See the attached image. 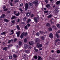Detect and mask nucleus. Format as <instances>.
Masks as SVG:
<instances>
[{"mask_svg":"<svg viewBox=\"0 0 60 60\" xmlns=\"http://www.w3.org/2000/svg\"><path fill=\"white\" fill-rule=\"evenodd\" d=\"M27 48L30 49H31V46H28V45L26 44H25L24 45V49H27Z\"/></svg>","mask_w":60,"mask_h":60,"instance_id":"nucleus-1","label":"nucleus"},{"mask_svg":"<svg viewBox=\"0 0 60 60\" xmlns=\"http://www.w3.org/2000/svg\"><path fill=\"white\" fill-rule=\"evenodd\" d=\"M39 18H40L39 17H35L34 18V19L35 22L36 23H37V22H38V20H39Z\"/></svg>","mask_w":60,"mask_h":60,"instance_id":"nucleus-2","label":"nucleus"},{"mask_svg":"<svg viewBox=\"0 0 60 60\" xmlns=\"http://www.w3.org/2000/svg\"><path fill=\"white\" fill-rule=\"evenodd\" d=\"M25 10H26L28 8V5L27 3L25 4Z\"/></svg>","mask_w":60,"mask_h":60,"instance_id":"nucleus-3","label":"nucleus"},{"mask_svg":"<svg viewBox=\"0 0 60 60\" xmlns=\"http://www.w3.org/2000/svg\"><path fill=\"white\" fill-rule=\"evenodd\" d=\"M37 46L38 48H41V47H42V45L41 44H39V43H38L37 44Z\"/></svg>","mask_w":60,"mask_h":60,"instance_id":"nucleus-4","label":"nucleus"},{"mask_svg":"<svg viewBox=\"0 0 60 60\" xmlns=\"http://www.w3.org/2000/svg\"><path fill=\"white\" fill-rule=\"evenodd\" d=\"M33 4H35L38 5V1L37 0L34 1L33 2Z\"/></svg>","mask_w":60,"mask_h":60,"instance_id":"nucleus-5","label":"nucleus"},{"mask_svg":"<svg viewBox=\"0 0 60 60\" xmlns=\"http://www.w3.org/2000/svg\"><path fill=\"white\" fill-rule=\"evenodd\" d=\"M49 36L50 38H53V34L51 33L49 34Z\"/></svg>","mask_w":60,"mask_h":60,"instance_id":"nucleus-6","label":"nucleus"},{"mask_svg":"<svg viewBox=\"0 0 60 60\" xmlns=\"http://www.w3.org/2000/svg\"><path fill=\"white\" fill-rule=\"evenodd\" d=\"M20 31H19L18 32H16V34H17V37H19V35H20Z\"/></svg>","mask_w":60,"mask_h":60,"instance_id":"nucleus-7","label":"nucleus"},{"mask_svg":"<svg viewBox=\"0 0 60 60\" xmlns=\"http://www.w3.org/2000/svg\"><path fill=\"white\" fill-rule=\"evenodd\" d=\"M46 7L49 9L50 8V5L49 4H47L46 5Z\"/></svg>","mask_w":60,"mask_h":60,"instance_id":"nucleus-8","label":"nucleus"},{"mask_svg":"<svg viewBox=\"0 0 60 60\" xmlns=\"http://www.w3.org/2000/svg\"><path fill=\"white\" fill-rule=\"evenodd\" d=\"M31 14V12H28L26 13V15L27 17H29Z\"/></svg>","mask_w":60,"mask_h":60,"instance_id":"nucleus-9","label":"nucleus"},{"mask_svg":"<svg viewBox=\"0 0 60 60\" xmlns=\"http://www.w3.org/2000/svg\"><path fill=\"white\" fill-rule=\"evenodd\" d=\"M22 33H23V36H26L27 34V32H23Z\"/></svg>","mask_w":60,"mask_h":60,"instance_id":"nucleus-10","label":"nucleus"},{"mask_svg":"<svg viewBox=\"0 0 60 60\" xmlns=\"http://www.w3.org/2000/svg\"><path fill=\"white\" fill-rule=\"evenodd\" d=\"M29 43L30 45H33L34 44V42L31 41L30 43V42H29Z\"/></svg>","mask_w":60,"mask_h":60,"instance_id":"nucleus-11","label":"nucleus"},{"mask_svg":"<svg viewBox=\"0 0 60 60\" xmlns=\"http://www.w3.org/2000/svg\"><path fill=\"white\" fill-rule=\"evenodd\" d=\"M54 12L56 13H57L58 12H59V11L57 9H55V10L54 11Z\"/></svg>","mask_w":60,"mask_h":60,"instance_id":"nucleus-12","label":"nucleus"},{"mask_svg":"<svg viewBox=\"0 0 60 60\" xmlns=\"http://www.w3.org/2000/svg\"><path fill=\"white\" fill-rule=\"evenodd\" d=\"M5 15L4 14H3L0 17V18H5Z\"/></svg>","mask_w":60,"mask_h":60,"instance_id":"nucleus-13","label":"nucleus"},{"mask_svg":"<svg viewBox=\"0 0 60 60\" xmlns=\"http://www.w3.org/2000/svg\"><path fill=\"white\" fill-rule=\"evenodd\" d=\"M52 28H53L54 29H55L56 30V27L55 26H52Z\"/></svg>","mask_w":60,"mask_h":60,"instance_id":"nucleus-14","label":"nucleus"},{"mask_svg":"<svg viewBox=\"0 0 60 60\" xmlns=\"http://www.w3.org/2000/svg\"><path fill=\"white\" fill-rule=\"evenodd\" d=\"M60 3V1H58L56 2V4L58 5Z\"/></svg>","mask_w":60,"mask_h":60,"instance_id":"nucleus-15","label":"nucleus"},{"mask_svg":"<svg viewBox=\"0 0 60 60\" xmlns=\"http://www.w3.org/2000/svg\"><path fill=\"white\" fill-rule=\"evenodd\" d=\"M48 29L49 31H52V29L50 27Z\"/></svg>","mask_w":60,"mask_h":60,"instance_id":"nucleus-16","label":"nucleus"},{"mask_svg":"<svg viewBox=\"0 0 60 60\" xmlns=\"http://www.w3.org/2000/svg\"><path fill=\"white\" fill-rule=\"evenodd\" d=\"M19 14H20L19 12H18V13H16V14H15V15L16 16H19Z\"/></svg>","mask_w":60,"mask_h":60,"instance_id":"nucleus-17","label":"nucleus"},{"mask_svg":"<svg viewBox=\"0 0 60 60\" xmlns=\"http://www.w3.org/2000/svg\"><path fill=\"white\" fill-rule=\"evenodd\" d=\"M26 54H23V58H25V57H26Z\"/></svg>","mask_w":60,"mask_h":60,"instance_id":"nucleus-18","label":"nucleus"},{"mask_svg":"<svg viewBox=\"0 0 60 60\" xmlns=\"http://www.w3.org/2000/svg\"><path fill=\"white\" fill-rule=\"evenodd\" d=\"M23 33H22L21 35L20 36V37L21 38V39H22V38H23Z\"/></svg>","mask_w":60,"mask_h":60,"instance_id":"nucleus-19","label":"nucleus"},{"mask_svg":"<svg viewBox=\"0 0 60 60\" xmlns=\"http://www.w3.org/2000/svg\"><path fill=\"white\" fill-rule=\"evenodd\" d=\"M60 41V39H57L55 41V42H58V41Z\"/></svg>","mask_w":60,"mask_h":60,"instance_id":"nucleus-20","label":"nucleus"},{"mask_svg":"<svg viewBox=\"0 0 60 60\" xmlns=\"http://www.w3.org/2000/svg\"><path fill=\"white\" fill-rule=\"evenodd\" d=\"M25 29H28V27H27V25H26L25 27Z\"/></svg>","mask_w":60,"mask_h":60,"instance_id":"nucleus-21","label":"nucleus"},{"mask_svg":"<svg viewBox=\"0 0 60 60\" xmlns=\"http://www.w3.org/2000/svg\"><path fill=\"white\" fill-rule=\"evenodd\" d=\"M36 35L37 36H39L40 35V33L38 32H37L36 34Z\"/></svg>","mask_w":60,"mask_h":60,"instance_id":"nucleus-22","label":"nucleus"},{"mask_svg":"<svg viewBox=\"0 0 60 60\" xmlns=\"http://www.w3.org/2000/svg\"><path fill=\"white\" fill-rule=\"evenodd\" d=\"M4 21L6 22H8L9 21V20L6 19H4Z\"/></svg>","mask_w":60,"mask_h":60,"instance_id":"nucleus-23","label":"nucleus"},{"mask_svg":"<svg viewBox=\"0 0 60 60\" xmlns=\"http://www.w3.org/2000/svg\"><path fill=\"white\" fill-rule=\"evenodd\" d=\"M13 41V40L12 39H11L10 40H9L8 41V43H10V42H11V41Z\"/></svg>","mask_w":60,"mask_h":60,"instance_id":"nucleus-24","label":"nucleus"},{"mask_svg":"<svg viewBox=\"0 0 60 60\" xmlns=\"http://www.w3.org/2000/svg\"><path fill=\"white\" fill-rule=\"evenodd\" d=\"M13 45H8V48H9L10 47H11Z\"/></svg>","mask_w":60,"mask_h":60,"instance_id":"nucleus-25","label":"nucleus"},{"mask_svg":"<svg viewBox=\"0 0 60 60\" xmlns=\"http://www.w3.org/2000/svg\"><path fill=\"white\" fill-rule=\"evenodd\" d=\"M3 50H7V48L6 47H5L4 48H3Z\"/></svg>","mask_w":60,"mask_h":60,"instance_id":"nucleus-26","label":"nucleus"},{"mask_svg":"<svg viewBox=\"0 0 60 60\" xmlns=\"http://www.w3.org/2000/svg\"><path fill=\"white\" fill-rule=\"evenodd\" d=\"M51 17H52V15H50L48 16V19H49V18H51Z\"/></svg>","mask_w":60,"mask_h":60,"instance_id":"nucleus-27","label":"nucleus"},{"mask_svg":"<svg viewBox=\"0 0 60 60\" xmlns=\"http://www.w3.org/2000/svg\"><path fill=\"white\" fill-rule=\"evenodd\" d=\"M50 1H51V5H53V4L52 1H53V0H50Z\"/></svg>","mask_w":60,"mask_h":60,"instance_id":"nucleus-28","label":"nucleus"},{"mask_svg":"<svg viewBox=\"0 0 60 60\" xmlns=\"http://www.w3.org/2000/svg\"><path fill=\"white\" fill-rule=\"evenodd\" d=\"M19 44L20 46V45H21L22 44V42L21 41H19Z\"/></svg>","mask_w":60,"mask_h":60,"instance_id":"nucleus-29","label":"nucleus"},{"mask_svg":"<svg viewBox=\"0 0 60 60\" xmlns=\"http://www.w3.org/2000/svg\"><path fill=\"white\" fill-rule=\"evenodd\" d=\"M28 4L29 5H30V6H32V5H33V4H32V3H31L29 2Z\"/></svg>","mask_w":60,"mask_h":60,"instance_id":"nucleus-30","label":"nucleus"},{"mask_svg":"<svg viewBox=\"0 0 60 60\" xmlns=\"http://www.w3.org/2000/svg\"><path fill=\"white\" fill-rule=\"evenodd\" d=\"M57 26L58 28H60V24H58L57 25Z\"/></svg>","mask_w":60,"mask_h":60,"instance_id":"nucleus-31","label":"nucleus"},{"mask_svg":"<svg viewBox=\"0 0 60 60\" xmlns=\"http://www.w3.org/2000/svg\"><path fill=\"white\" fill-rule=\"evenodd\" d=\"M25 52L26 53H29V51L28 50H26L25 51Z\"/></svg>","mask_w":60,"mask_h":60,"instance_id":"nucleus-32","label":"nucleus"},{"mask_svg":"<svg viewBox=\"0 0 60 60\" xmlns=\"http://www.w3.org/2000/svg\"><path fill=\"white\" fill-rule=\"evenodd\" d=\"M46 26H50V25L49 23H47L46 25Z\"/></svg>","mask_w":60,"mask_h":60,"instance_id":"nucleus-33","label":"nucleus"},{"mask_svg":"<svg viewBox=\"0 0 60 60\" xmlns=\"http://www.w3.org/2000/svg\"><path fill=\"white\" fill-rule=\"evenodd\" d=\"M31 21V19H29L27 22V23H29V22H30V21Z\"/></svg>","mask_w":60,"mask_h":60,"instance_id":"nucleus-34","label":"nucleus"},{"mask_svg":"<svg viewBox=\"0 0 60 60\" xmlns=\"http://www.w3.org/2000/svg\"><path fill=\"white\" fill-rule=\"evenodd\" d=\"M56 35L57 38H59V35H58V34H56Z\"/></svg>","mask_w":60,"mask_h":60,"instance_id":"nucleus-35","label":"nucleus"},{"mask_svg":"<svg viewBox=\"0 0 60 60\" xmlns=\"http://www.w3.org/2000/svg\"><path fill=\"white\" fill-rule=\"evenodd\" d=\"M17 27L18 29V30H20V28H19V25H17Z\"/></svg>","mask_w":60,"mask_h":60,"instance_id":"nucleus-36","label":"nucleus"},{"mask_svg":"<svg viewBox=\"0 0 60 60\" xmlns=\"http://www.w3.org/2000/svg\"><path fill=\"white\" fill-rule=\"evenodd\" d=\"M41 39L42 40H44L45 39H44V36H42L41 37Z\"/></svg>","mask_w":60,"mask_h":60,"instance_id":"nucleus-37","label":"nucleus"},{"mask_svg":"<svg viewBox=\"0 0 60 60\" xmlns=\"http://www.w3.org/2000/svg\"><path fill=\"white\" fill-rule=\"evenodd\" d=\"M26 41H27V40H26V38H25L24 40V42H26Z\"/></svg>","mask_w":60,"mask_h":60,"instance_id":"nucleus-38","label":"nucleus"},{"mask_svg":"<svg viewBox=\"0 0 60 60\" xmlns=\"http://www.w3.org/2000/svg\"><path fill=\"white\" fill-rule=\"evenodd\" d=\"M40 33L41 34H43V33H44V32H43V31H39Z\"/></svg>","mask_w":60,"mask_h":60,"instance_id":"nucleus-39","label":"nucleus"},{"mask_svg":"<svg viewBox=\"0 0 60 60\" xmlns=\"http://www.w3.org/2000/svg\"><path fill=\"white\" fill-rule=\"evenodd\" d=\"M39 41V40L38 38H36V41L37 42V41Z\"/></svg>","mask_w":60,"mask_h":60,"instance_id":"nucleus-40","label":"nucleus"},{"mask_svg":"<svg viewBox=\"0 0 60 60\" xmlns=\"http://www.w3.org/2000/svg\"><path fill=\"white\" fill-rule=\"evenodd\" d=\"M5 34V32H4L2 33L1 34V35H3L4 34Z\"/></svg>","mask_w":60,"mask_h":60,"instance_id":"nucleus-41","label":"nucleus"},{"mask_svg":"<svg viewBox=\"0 0 60 60\" xmlns=\"http://www.w3.org/2000/svg\"><path fill=\"white\" fill-rule=\"evenodd\" d=\"M19 2V0H16L15 1V3H16Z\"/></svg>","mask_w":60,"mask_h":60,"instance_id":"nucleus-42","label":"nucleus"},{"mask_svg":"<svg viewBox=\"0 0 60 60\" xmlns=\"http://www.w3.org/2000/svg\"><path fill=\"white\" fill-rule=\"evenodd\" d=\"M15 20H14L13 21H11V22L13 23V24H14V23H15Z\"/></svg>","mask_w":60,"mask_h":60,"instance_id":"nucleus-43","label":"nucleus"},{"mask_svg":"<svg viewBox=\"0 0 60 60\" xmlns=\"http://www.w3.org/2000/svg\"><path fill=\"white\" fill-rule=\"evenodd\" d=\"M27 26H28V27H29V26H30V24L29 23H28L27 24Z\"/></svg>","mask_w":60,"mask_h":60,"instance_id":"nucleus-44","label":"nucleus"},{"mask_svg":"<svg viewBox=\"0 0 60 60\" xmlns=\"http://www.w3.org/2000/svg\"><path fill=\"white\" fill-rule=\"evenodd\" d=\"M9 58L10 59H12V56H9Z\"/></svg>","mask_w":60,"mask_h":60,"instance_id":"nucleus-45","label":"nucleus"},{"mask_svg":"<svg viewBox=\"0 0 60 60\" xmlns=\"http://www.w3.org/2000/svg\"><path fill=\"white\" fill-rule=\"evenodd\" d=\"M15 18V16H14L11 18V19H14V18Z\"/></svg>","mask_w":60,"mask_h":60,"instance_id":"nucleus-46","label":"nucleus"},{"mask_svg":"<svg viewBox=\"0 0 60 60\" xmlns=\"http://www.w3.org/2000/svg\"><path fill=\"white\" fill-rule=\"evenodd\" d=\"M57 51V53H60V51H59V50H58L57 51Z\"/></svg>","mask_w":60,"mask_h":60,"instance_id":"nucleus-47","label":"nucleus"},{"mask_svg":"<svg viewBox=\"0 0 60 60\" xmlns=\"http://www.w3.org/2000/svg\"><path fill=\"white\" fill-rule=\"evenodd\" d=\"M34 15L33 14H32L31 15V18L34 17Z\"/></svg>","mask_w":60,"mask_h":60,"instance_id":"nucleus-48","label":"nucleus"},{"mask_svg":"<svg viewBox=\"0 0 60 60\" xmlns=\"http://www.w3.org/2000/svg\"><path fill=\"white\" fill-rule=\"evenodd\" d=\"M13 56L14 57L16 58L17 57V56L15 55V54H14L13 55Z\"/></svg>","mask_w":60,"mask_h":60,"instance_id":"nucleus-49","label":"nucleus"},{"mask_svg":"<svg viewBox=\"0 0 60 60\" xmlns=\"http://www.w3.org/2000/svg\"><path fill=\"white\" fill-rule=\"evenodd\" d=\"M26 18H23V20L24 21H26Z\"/></svg>","mask_w":60,"mask_h":60,"instance_id":"nucleus-50","label":"nucleus"},{"mask_svg":"<svg viewBox=\"0 0 60 60\" xmlns=\"http://www.w3.org/2000/svg\"><path fill=\"white\" fill-rule=\"evenodd\" d=\"M53 19H52L51 20V22L52 24H53V23L52 22V20H53Z\"/></svg>","mask_w":60,"mask_h":60,"instance_id":"nucleus-51","label":"nucleus"},{"mask_svg":"<svg viewBox=\"0 0 60 60\" xmlns=\"http://www.w3.org/2000/svg\"><path fill=\"white\" fill-rule=\"evenodd\" d=\"M34 58L35 59H36L37 58V56H34Z\"/></svg>","mask_w":60,"mask_h":60,"instance_id":"nucleus-52","label":"nucleus"},{"mask_svg":"<svg viewBox=\"0 0 60 60\" xmlns=\"http://www.w3.org/2000/svg\"><path fill=\"white\" fill-rule=\"evenodd\" d=\"M48 11H44V12L45 13H48Z\"/></svg>","mask_w":60,"mask_h":60,"instance_id":"nucleus-53","label":"nucleus"},{"mask_svg":"<svg viewBox=\"0 0 60 60\" xmlns=\"http://www.w3.org/2000/svg\"><path fill=\"white\" fill-rule=\"evenodd\" d=\"M17 40V38H15L14 39V41H16Z\"/></svg>","mask_w":60,"mask_h":60,"instance_id":"nucleus-54","label":"nucleus"},{"mask_svg":"<svg viewBox=\"0 0 60 60\" xmlns=\"http://www.w3.org/2000/svg\"><path fill=\"white\" fill-rule=\"evenodd\" d=\"M19 10L20 11H23V10H22V9L21 8H19Z\"/></svg>","mask_w":60,"mask_h":60,"instance_id":"nucleus-55","label":"nucleus"},{"mask_svg":"<svg viewBox=\"0 0 60 60\" xmlns=\"http://www.w3.org/2000/svg\"><path fill=\"white\" fill-rule=\"evenodd\" d=\"M35 51H36V52H37L38 51V50L37 49H35Z\"/></svg>","mask_w":60,"mask_h":60,"instance_id":"nucleus-56","label":"nucleus"},{"mask_svg":"<svg viewBox=\"0 0 60 60\" xmlns=\"http://www.w3.org/2000/svg\"><path fill=\"white\" fill-rule=\"evenodd\" d=\"M10 4L11 6H12V5H12V3L11 2L10 3Z\"/></svg>","mask_w":60,"mask_h":60,"instance_id":"nucleus-57","label":"nucleus"},{"mask_svg":"<svg viewBox=\"0 0 60 60\" xmlns=\"http://www.w3.org/2000/svg\"><path fill=\"white\" fill-rule=\"evenodd\" d=\"M20 6V7H21V6H23V4H21Z\"/></svg>","mask_w":60,"mask_h":60,"instance_id":"nucleus-58","label":"nucleus"},{"mask_svg":"<svg viewBox=\"0 0 60 60\" xmlns=\"http://www.w3.org/2000/svg\"><path fill=\"white\" fill-rule=\"evenodd\" d=\"M45 2H46V3H48V0H45Z\"/></svg>","mask_w":60,"mask_h":60,"instance_id":"nucleus-59","label":"nucleus"},{"mask_svg":"<svg viewBox=\"0 0 60 60\" xmlns=\"http://www.w3.org/2000/svg\"><path fill=\"white\" fill-rule=\"evenodd\" d=\"M20 20L19 19H18V20H17V22H19V21Z\"/></svg>","mask_w":60,"mask_h":60,"instance_id":"nucleus-60","label":"nucleus"},{"mask_svg":"<svg viewBox=\"0 0 60 60\" xmlns=\"http://www.w3.org/2000/svg\"><path fill=\"white\" fill-rule=\"evenodd\" d=\"M17 12V11H14V14L15 15V14H16V13Z\"/></svg>","mask_w":60,"mask_h":60,"instance_id":"nucleus-61","label":"nucleus"},{"mask_svg":"<svg viewBox=\"0 0 60 60\" xmlns=\"http://www.w3.org/2000/svg\"><path fill=\"white\" fill-rule=\"evenodd\" d=\"M5 8H6L5 6H4L3 7V9H5Z\"/></svg>","mask_w":60,"mask_h":60,"instance_id":"nucleus-62","label":"nucleus"},{"mask_svg":"<svg viewBox=\"0 0 60 60\" xmlns=\"http://www.w3.org/2000/svg\"><path fill=\"white\" fill-rule=\"evenodd\" d=\"M44 10L45 11H46V8H44Z\"/></svg>","mask_w":60,"mask_h":60,"instance_id":"nucleus-63","label":"nucleus"},{"mask_svg":"<svg viewBox=\"0 0 60 60\" xmlns=\"http://www.w3.org/2000/svg\"><path fill=\"white\" fill-rule=\"evenodd\" d=\"M57 32L58 33H60V30H59Z\"/></svg>","mask_w":60,"mask_h":60,"instance_id":"nucleus-64","label":"nucleus"}]
</instances>
